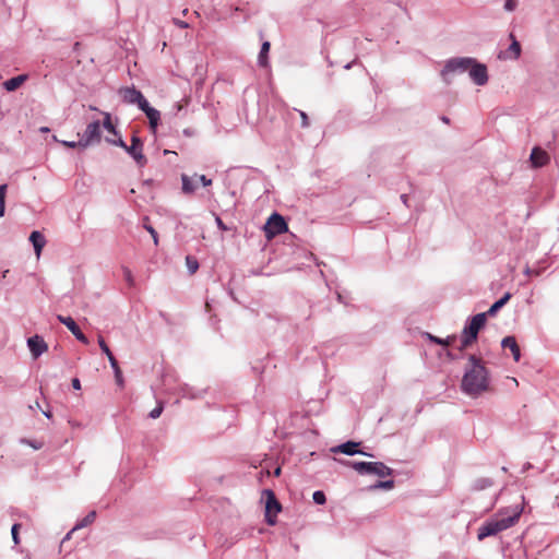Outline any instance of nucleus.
<instances>
[{"label": "nucleus", "instance_id": "nucleus-19", "mask_svg": "<svg viewBox=\"0 0 559 559\" xmlns=\"http://www.w3.org/2000/svg\"><path fill=\"white\" fill-rule=\"evenodd\" d=\"M182 182V192L186 194H192L198 187L197 179L193 177H189L188 175H181Z\"/></svg>", "mask_w": 559, "mask_h": 559}, {"label": "nucleus", "instance_id": "nucleus-6", "mask_svg": "<svg viewBox=\"0 0 559 559\" xmlns=\"http://www.w3.org/2000/svg\"><path fill=\"white\" fill-rule=\"evenodd\" d=\"M100 139V122L99 120H94L86 126V129L81 136V147L86 148L94 143H99Z\"/></svg>", "mask_w": 559, "mask_h": 559}, {"label": "nucleus", "instance_id": "nucleus-7", "mask_svg": "<svg viewBox=\"0 0 559 559\" xmlns=\"http://www.w3.org/2000/svg\"><path fill=\"white\" fill-rule=\"evenodd\" d=\"M286 230L287 224L284 217L277 213L272 214L264 226V231L267 238L281 235Z\"/></svg>", "mask_w": 559, "mask_h": 559}, {"label": "nucleus", "instance_id": "nucleus-51", "mask_svg": "<svg viewBox=\"0 0 559 559\" xmlns=\"http://www.w3.org/2000/svg\"><path fill=\"white\" fill-rule=\"evenodd\" d=\"M442 120L448 123L449 122V119L447 117H442Z\"/></svg>", "mask_w": 559, "mask_h": 559}, {"label": "nucleus", "instance_id": "nucleus-22", "mask_svg": "<svg viewBox=\"0 0 559 559\" xmlns=\"http://www.w3.org/2000/svg\"><path fill=\"white\" fill-rule=\"evenodd\" d=\"M104 117L103 119V128L110 134L115 135V136H118L119 133L116 129V127L114 126L112 121H111V115L109 112H106V111H102L100 112Z\"/></svg>", "mask_w": 559, "mask_h": 559}, {"label": "nucleus", "instance_id": "nucleus-1", "mask_svg": "<svg viewBox=\"0 0 559 559\" xmlns=\"http://www.w3.org/2000/svg\"><path fill=\"white\" fill-rule=\"evenodd\" d=\"M468 360L471 368L465 371L461 386L466 394L477 396L488 389V373L474 355H471Z\"/></svg>", "mask_w": 559, "mask_h": 559}, {"label": "nucleus", "instance_id": "nucleus-48", "mask_svg": "<svg viewBox=\"0 0 559 559\" xmlns=\"http://www.w3.org/2000/svg\"><path fill=\"white\" fill-rule=\"evenodd\" d=\"M271 475V472L269 469L266 471H261L260 473V478H262L263 476H270Z\"/></svg>", "mask_w": 559, "mask_h": 559}, {"label": "nucleus", "instance_id": "nucleus-26", "mask_svg": "<svg viewBox=\"0 0 559 559\" xmlns=\"http://www.w3.org/2000/svg\"><path fill=\"white\" fill-rule=\"evenodd\" d=\"M186 264L190 274H194L199 269V262L191 255L186 257Z\"/></svg>", "mask_w": 559, "mask_h": 559}, {"label": "nucleus", "instance_id": "nucleus-28", "mask_svg": "<svg viewBox=\"0 0 559 559\" xmlns=\"http://www.w3.org/2000/svg\"><path fill=\"white\" fill-rule=\"evenodd\" d=\"M394 487V481L392 479H389V480H383V481H378L377 484H374L371 488L372 489H385V490H390Z\"/></svg>", "mask_w": 559, "mask_h": 559}, {"label": "nucleus", "instance_id": "nucleus-40", "mask_svg": "<svg viewBox=\"0 0 559 559\" xmlns=\"http://www.w3.org/2000/svg\"><path fill=\"white\" fill-rule=\"evenodd\" d=\"M145 228L150 233V235H152L154 243L157 245L158 243V236H157L156 230L152 226H145Z\"/></svg>", "mask_w": 559, "mask_h": 559}, {"label": "nucleus", "instance_id": "nucleus-38", "mask_svg": "<svg viewBox=\"0 0 559 559\" xmlns=\"http://www.w3.org/2000/svg\"><path fill=\"white\" fill-rule=\"evenodd\" d=\"M123 276L124 280L128 282L129 285L134 284L132 272L129 269H123Z\"/></svg>", "mask_w": 559, "mask_h": 559}, {"label": "nucleus", "instance_id": "nucleus-34", "mask_svg": "<svg viewBox=\"0 0 559 559\" xmlns=\"http://www.w3.org/2000/svg\"><path fill=\"white\" fill-rule=\"evenodd\" d=\"M19 528H20V524H17V523H15L11 528L12 538H13V542L15 545H17L20 543Z\"/></svg>", "mask_w": 559, "mask_h": 559}, {"label": "nucleus", "instance_id": "nucleus-50", "mask_svg": "<svg viewBox=\"0 0 559 559\" xmlns=\"http://www.w3.org/2000/svg\"><path fill=\"white\" fill-rule=\"evenodd\" d=\"M44 415L47 417V418H50L51 417V412L50 411H45L43 412Z\"/></svg>", "mask_w": 559, "mask_h": 559}, {"label": "nucleus", "instance_id": "nucleus-32", "mask_svg": "<svg viewBox=\"0 0 559 559\" xmlns=\"http://www.w3.org/2000/svg\"><path fill=\"white\" fill-rule=\"evenodd\" d=\"M106 141L108 143H110L112 145H116V146H119V147H121L123 150L127 148V143L120 136H118L117 140L107 138Z\"/></svg>", "mask_w": 559, "mask_h": 559}, {"label": "nucleus", "instance_id": "nucleus-39", "mask_svg": "<svg viewBox=\"0 0 559 559\" xmlns=\"http://www.w3.org/2000/svg\"><path fill=\"white\" fill-rule=\"evenodd\" d=\"M61 143L69 148L81 147V139L79 141H62Z\"/></svg>", "mask_w": 559, "mask_h": 559}, {"label": "nucleus", "instance_id": "nucleus-31", "mask_svg": "<svg viewBox=\"0 0 559 559\" xmlns=\"http://www.w3.org/2000/svg\"><path fill=\"white\" fill-rule=\"evenodd\" d=\"M163 409H164L163 404H162V403H158V405H157L154 409H152V411L150 412V415H148V416H150L151 418H153V419H156V418H158V417L162 415Z\"/></svg>", "mask_w": 559, "mask_h": 559}, {"label": "nucleus", "instance_id": "nucleus-41", "mask_svg": "<svg viewBox=\"0 0 559 559\" xmlns=\"http://www.w3.org/2000/svg\"><path fill=\"white\" fill-rule=\"evenodd\" d=\"M107 358H108L110 367L112 368L114 371L117 370V369H120V367L118 365V361H117V359L115 358L114 355H110Z\"/></svg>", "mask_w": 559, "mask_h": 559}, {"label": "nucleus", "instance_id": "nucleus-10", "mask_svg": "<svg viewBox=\"0 0 559 559\" xmlns=\"http://www.w3.org/2000/svg\"><path fill=\"white\" fill-rule=\"evenodd\" d=\"M468 75L471 80L478 86H483L488 82L487 67L477 62L476 59H474V62L471 63Z\"/></svg>", "mask_w": 559, "mask_h": 559}, {"label": "nucleus", "instance_id": "nucleus-15", "mask_svg": "<svg viewBox=\"0 0 559 559\" xmlns=\"http://www.w3.org/2000/svg\"><path fill=\"white\" fill-rule=\"evenodd\" d=\"M358 445H359V443H357V442L347 441V442L334 448L333 451L341 452L346 455L362 454V455H367V456H372V454H369V453L358 450Z\"/></svg>", "mask_w": 559, "mask_h": 559}, {"label": "nucleus", "instance_id": "nucleus-2", "mask_svg": "<svg viewBox=\"0 0 559 559\" xmlns=\"http://www.w3.org/2000/svg\"><path fill=\"white\" fill-rule=\"evenodd\" d=\"M521 510H515L512 515L503 516L500 519H493L486 522L478 530V539L481 540L488 536L496 535L499 532H502L513 526L518 522Z\"/></svg>", "mask_w": 559, "mask_h": 559}, {"label": "nucleus", "instance_id": "nucleus-35", "mask_svg": "<svg viewBox=\"0 0 559 559\" xmlns=\"http://www.w3.org/2000/svg\"><path fill=\"white\" fill-rule=\"evenodd\" d=\"M516 7H518V0H506V2H504L506 11L512 12L516 9Z\"/></svg>", "mask_w": 559, "mask_h": 559}, {"label": "nucleus", "instance_id": "nucleus-20", "mask_svg": "<svg viewBox=\"0 0 559 559\" xmlns=\"http://www.w3.org/2000/svg\"><path fill=\"white\" fill-rule=\"evenodd\" d=\"M25 80H26V75H24V74L11 78L3 83V87L8 92H13L16 88H19L25 82Z\"/></svg>", "mask_w": 559, "mask_h": 559}, {"label": "nucleus", "instance_id": "nucleus-17", "mask_svg": "<svg viewBox=\"0 0 559 559\" xmlns=\"http://www.w3.org/2000/svg\"><path fill=\"white\" fill-rule=\"evenodd\" d=\"M29 241L32 242V245L34 247L36 257L39 258L41 250L46 245V239H45L44 235L37 230H34V231H32V234L29 236Z\"/></svg>", "mask_w": 559, "mask_h": 559}, {"label": "nucleus", "instance_id": "nucleus-23", "mask_svg": "<svg viewBox=\"0 0 559 559\" xmlns=\"http://www.w3.org/2000/svg\"><path fill=\"white\" fill-rule=\"evenodd\" d=\"M96 519V512L91 511L88 514H86L80 522L76 523V525L73 527L72 531L85 527L90 524H92Z\"/></svg>", "mask_w": 559, "mask_h": 559}, {"label": "nucleus", "instance_id": "nucleus-21", "mask_svg": "<svg viewBox=\"0 0 559 559\" xmlns=\"http://www.w3.org/2000/svg\"><path fill=\"white\" fill-rule=\"evenodd\" d=\"M511 298L510 293H506L499 300L493 302L486 313L487 316H495Z\"/></svg>", "mask_w": 559, "mask_h": 559}, {"label": "nucleus", "instance_id": "nucleus-46", "mask_svg": "<svg viewBox=\"0 0 559 559\" xmlns=\"http://www.w3.org/2000/svg\"><path fill=\"white\" fill-rule=\"evenodd\" d=\"M5 213V202H0V217H3Z\"/></svg>", "mask_w": 559, "mask_h": 559}, {"label": "nucleus", "instance_id": "nucleus-25", "mask_svg": "<svg viewBox=\"0 0 559 559\" xmlns=\"http://www.w3.org/2000/svg\"><path fill=\"white\" fill-rule=\"evenodd\" d=\"M429 338L435 342L436 344H440V345H443V346H451L456 337L454 335L452 336H448L447 338H440V337H437V336H433V335H429Z\"/></svg>", "mask_w": 559, "mask_h": 559}, {"label": "nucleus", "instance_id": "nucleus-29", "mask_svg": "<svg viewBox=\"0 0 559 559\" xmlns=\"http://www.w3.org/2000/svg\"><path fill=\"white\" fill-rule=\"evenodd\" d=\"M312 498L317 504H323L326 501L325 495L321 490L314 491Z\"/></svg>", "mask_w": 559, "mask_h": 559}, {"label": "nucleus", "instance_id": "nucleus-14", "mask_svg": "<svg viewBox=\"0 0 559 559\" xmlns=\"http://www.w3.org/2000/svg\"><path fill=\"white\" fill-rule=\"evenodd\" d=\"M140 109L145 114V116L147 117L148 122H150V128L152 129L153 132H155V130L159 123V120H160L159 111L157 109L151 107L148 102H146L143 106H141Z\"/></svg>", "mask_w": 559, "mask_h": 559}, {"label": "nucleus", "instance_id": "nucleus-13", "mask_svg": "<svg viewBox=\"0 0 559 559\" xmlns=\"http://www.w3.org/2000/svg\"><path fill=\"white\" fill-rule=\"evenodd\" d=\"M27 346L34 359H37L48 349V346L44 338L38 335L29 337L27 340Z\"/></svg>", "mask_w": 559, "mask_h": 559}, {"label": "nucleus", "instance_id": "nucleus-42", "mask_svg": "<svg viewBox=\"0 0 559 559\" xmlns=\"http://www.w3.org/2000/svg\"><path fill=\"white\" fill-rule=\"evenodd\" d=\"M7 185H0V202H5Z\"/></svg>", "mask_w": 559, "mask_h": 559}, {"label": "nucleus", "instance_id": "nucleus-18", "mask_svg": "<svg viewBox=\"0 0 559 559\" xmlns=\"http://www.w3.org/2000/svg\"><path fill=\"white\" fill-rule=\"evenodd\" d=\"M501 345H502L503 348H509L511 350L515 361L520 360L521 352H520V347H519V345L516 343L515 337H513V336H506L502 340Z\"/></svg>", "mask_w": 559, "mask_h": 559}, {"label": "nucleus", "instance_id": "nucleus-47", "mask_svg": "<svg viewBox=\"0 0 559 559\" xmlns=\"http://www.w3.org/2000/svg\"><path fill=\"white\" fill-rule=\"evenodd\" d=\"M216 224L221 229H226L225 225L223 224V221L219 217H216Z\"/></svg>", "mask_w": 559, "mask_h": 559}, {"label": "nucleus", "instance_id": "nucleus-27", "mask_svg": "<svg viewBox=\"0 0 559 559\" xmlns=\"http://www.w3.org/2000/svg\"><path fill=\"white\" fill-rule=\"evenodd\" d=\"M510 36L512 38V43H511V45L509 47V50L512 52L513 58L518 59L520 57V55H521V46H520L519 41L514 38V36L512 34Z\"/></svg>", "mask_w": 559, "mask_h": 559}, {"label": "nucleus", "instance_id": "nucleus-36", "mask_svg": "<svg viewBox=\"0 0 559 559\" xmlns=\"http://www.w3.org/2000/svg\"><path fill=\"white\" fill-rule=\"evenodd\" d=\"M194 178L197 179V182H201L202 186L207 187L212 185V180L206 178L204 175H194Z\"/></svg>", "mask_w": 559, "mask_h": 559}, {"label": "nucleus", "instance_id": "nucleus-4", "mask_svg": "<svg viewBox=\"0 0 559 559\" xmlns=\"http://www.w3.org/2000/svg\"><path fill=\"white\" fill-rule=\"evenodd\" d=\"M474 62V58L471 57H456L445 61L443 69L441 70V78L444 82L450 83L451 78L454 74L468 72L471 63Z\"/></svg>", "mask_w": 559, "mask_h": 559}, {"label": "nucleus", "instance_id": "nucleus-45", "mask_svg": "<svg viewBox=\"0 0 559 559\" xmlns=\"http://www.w3.org/2000/svg\"><path fill=\"white\" fill-rule=\"evenodd\" d=\"M72 386L75 390H80L81 389V382H80V380L78 378L72 379Z\"/></svg>", "mask_w": 559, "mask_h": 559}, {"label": "nucleus", "instance_id": "nucleus-8", "mask_svg": "<svg viewBox=\"0 0 559 559\" xmlns=\"http://www.w3.org/2000/svg\"><path fill=\"white\" fill-rule=\"evenodd\" d=\"M264 493L267 496L265 503V519L267 524L274 525L276 523V514L281 511L282 508L272 490L265 489Z\"/></svg>", "mask_w": 559, "mask_h": 559}, {"label": "nucleus", "instance_id": "nucleus-3", "mask_svg": "<svg viewBox=\"0 0 559 559\" xmlns=\"http://www.w3.org/2000/svg\"><path fill=\"white\" fill-rule=\"evenodd\" d=\"M485 323L486 313H477L476 316L472 317L469 322L463 329L461 345L459 346L460 350H464L477 340L478 332L481 328H484Z\"/></svg>", "mask_w": 559, "mask_h": 559}, {"label": "nucleus", "instance_id": "nucleus-12", "mask_svg": "<svg viewBox=\"0 0 559 559\" xmlns=\"http://www.w3.org/2000/svg\"><path fill=\"white\" fill-rule=\"evenodd\" d=\"M57 319L60 323L64 324L71 331V333L75 336L78 341H80L83 344H88L87 337L82 333V331L71 317L58 314Z\"/></svg>", "mask_w": 559, "mask_h": 559}, {"label": "nucleus", "instance_id": "nucleus-54", "mask_svg": "<svg viewBox=\"0 0 559 559\" xmlns=\"http://www.w3.org/2000/svg\"><path fill=\"white\" fill-rule=\"evenodd\" d=\"M187 12H188V9H185V10H183V12H182V13H183V15H186V14H187Z\"/></svg>", "mask_w": 559, "mask_h": 559}, {"label": "nucleus", "instance_id": "nucleus-24", "mask_svg": "<svg viewBox=\"0 0 559 559\" xmlns=\"http://www.w3.org/2000/svg\"><path fill=\"white\" fill-rule=\"evenodd\" d=\"M269 50H270V43L264 41L261 46V50L259 53V64L260 66H263V67L266 66Z\"/></svg>", "mask_w": 559, "mask_h": 559}, {"label": "nucleus", "instance_id": "nucleus-9", "mask_svg": "<svg viewBox=\"0 0 559 559\" xmlns=\"http://www.w3.org/2000/svg\"><path fill=\"white\" fill-rule=\"evenodd\" d=\"M124 151L135 160V163L143 167L147 159L143 154V143L139 136L133 135L131 139V145H127Z\"/></svg>", "mask_w": 559, "mask_h": 559}, {"label": "nucleus", "instance_id": "nucleus-55", "mask_svg": "<svg viewBox=\"0 0 559 559\" xmlns=\"http://www.w3.org/2000/svg\"><path fill=\"white\" fill-rule=\"evenodd\" d=\"M90 108H91L92 110H97V108H96V107H94V106H91Z\"/></svg>", "mask_w": 559, "mask_h": 559}, {"label": "nucleus", "instance_id": "nucleus-44", "mask_svg": "<svg viewBox=\"0 0 559 559\" xmlns=\"http://www.w3.org/2000/svg\"><path fill=\"white\" fill-rule=\"evenodd\" d=\"M300 114V117H301V126L304 128L308 127L309 126V122H308V116L305 111H299Z\"/></svg>", "mask_w": 559, "mask_h": 559}, {"label": "nucleus", "instance_id": "nucleus-16", "mask_svg": "<svg viewBox=\"0 0 559 559\" xmlns=\"http://www.w3.org/2000/svg\"><path fill=\"white\" fill-rule=\"evenodd\" d=\"M531 160L535 167H542L548 163L549 156L544 150L534 147L531 153Z\"/></svg>", "mask_w": 559, "mask_h": 559}, {"label": "nucleus", "instance_id": "nucleus-33", "mask_svg": "<svg viewBox=\"0 0 559 559\" xmlns=\"http://www.w3.org/2000/svg\"><path fill=\"white\" fill-rule=\"evenodd\" d=\"M115 373V380L118 386L123 388L124 386V380L122 376L121 369H117L114 371Z\"/></svg>", "mask_w": 559, "mask_h": 559}, {"label": "nucleus", "instance_id": "nucleus-11", "mask_svg": "<svg viewBox=\"0 0 559 559\" xmlns=\"http://www.w3.org/2000/svg\"><path fill=\"white\" fill-rule=\"evenodd\" d=\"M119 95L124 103L136 105L139 109L147 102L143 94L135 87H122L119 90Z\"/></svg>", "mask_w": 559, "mask_h": 559}, {"label": "nucleus", "instance_id": "nucleus-52", "mask_svg": "<svg viewBox=\"0 0 559 559\" xmlns=\"http://www.w3.org/2000/svg\"><path fill=\"white\" fill-rule=\"evenodd\" d=\"M402 200L406 204V195H402Z\"/></svg>", "mask_w": 559, "mask_h": 559}, {"label": "nucleus", "instance_id": "nucleus-53", "mask_svg": "<svg viewBox=\"0 0 559 559\" xmlns=\"http://www.w3.org/2000/svg\"><path fill=\"white\" fill-rule=\"evenodd\" d=\"M177 106V110H181V106L179 104L176 105Z\"/></svg>", "mask_w": 559, "mask_h": 559}, {"label": "nucleus", "instance_id": "nucleus-5", "mask_svg": "<svg viewBox=\"0 0 559 559\" xmlns=\"http://www.w3.org/2000/svg\"><path fill=\"white\" fill-rule=\"evenodd\" d=\"M349 465L359 474H373L379 477H386L392 475V468L382 462H353Z\"/></svg>", "mask_w": 559, "mask_h": 559}, {"label": "nucleus", "instance_id": "nucleus-30", "mask_svg": "<svg viewBox=\"0 0 559 559\" xmlns=\"http://www.w3.org/2000/svg\"><path fill=\"white\" fill-rule=\"evenodd\" d=\"M98 344H99V347H100L102 352L107 357L112 355L111 350L109 349L108 345L106 344V342L104 341V338L102 336H98Z\"/></svg>", "mask_w": 559, "mask_h": 559}, {"label": "nucleus", "instance_id": "nucleus-37", "mask_svg": "<svg viewBox=\"0 0 559 559\" xmlns=\"http://www.w3.org/2000/svg\"><path fill=\"white\" fill-rule=\"evenodd\" d=\"M22 442L27 444V445H29V447H32L35 450H39L43 447V443L38 442V441H32V440L23 439Z\"/></svg>", "mask_w": 559, "mask_h": 559}, {"label": "nucleus", "instance_id": "nucleus-43", "mask_svg": "<svg viewBox=\"0 0 559 559\" xmlns=\"http://www.w3.org/2000/svg\"><path fill=\"white\" fill-rule=\"evenodd\" d=\"M173 22H174L175 25H177L180 28H188L189 27V24L187 22L181 21V20L174 19Z\"/></svg>", "mask_w": 559, "mask_h": 559}, {"label": "nucleus", "instance_id": "nucleus-49", "mask_svg": "<svg viewBox=\"0 0 559 559\" xmlns=\"http://www.w3.org/2000/svg\"><path fill=\"white\" fill-rule=\"evenodd\" d=\"M274 475L275 476H280L281 475V467L277 466L275 469H274Z\"/></svg>", "mask_w": 559, "mask_h": 559}]
</instances>
